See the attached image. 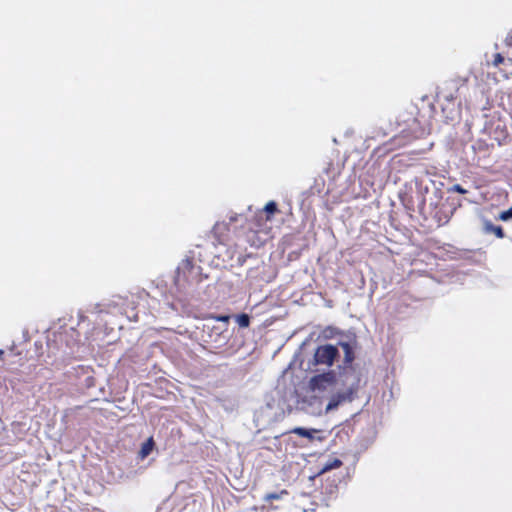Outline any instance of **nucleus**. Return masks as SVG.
Listing matches in <instances>:
<instances>
[{"label":"nucleus","instance_id":"f257e3e1","mask_svg":"<svg viewBox=\"0 0 512 512\" xmlns=\"http://www.w3.org/2000/svg\"><path fill=\"white\" fill-rule=\"evenodd\" d=\"M339 357L338 348L332 344L319 345L313 355L314 365L331 367Z\"/></svg>","mask_w":512,"mask_h":512},{"label":"nucleus","instance_id":"f03ea898","mask_svg":"<svg viewBox=\"0 0 512 512\" xmlns=\"http://www.w3.org/2000/svg\"><path fill=\"white\" fill-rule=\"evenodd\" d=\"M336 373L333 370L317 374L309 381L311 391H325L336 383Z\"/></svg>","mask_w":512,"mask_h":512},{"label":"nucleus","instance_id":"7ed1b4c3","mask_svg":"<svg viewBox=\"0 0 512 512\" xmlns=\"http://www.w3.org/2000/svg\"><path fill=\"white\" fill-rule=\"evenodd\" d=\"M205 327L210 331L208 334L210 340H208V342L214 344V348H220L227 343V327H220L217 325H213L211 327L209 325H205Z\"/></svg>","mask_w":512,"mask_h":512},{"label":"nucleus","instance_id":"20e7f679","mask_svg":"<svg viewBox=\"0 0 512 512\" xmlns=\"http://www.w3.org/2000/svg\"><path fill=\"white\" fill-rule=\"evenodd\" d=\"M352 395H353V391L352 389H349L348 391L344 392V393H337L335 395H333L327 406H326V411H332L334 409H336L342 402L346 401V400H352Z\"/></svg>","mask_w":512,"mask_h":512},{"label":"nucleus","instance_id":"39448f33","mask_svg":"<svg viewBox=\"0 0 512 512\" xmlns=\"http://www.w3.org/2000/svg\"><path fill=\"white\" fill-rule=\"evenodd\" d=\"M343 465L342 461L338 458L329 459L327 462L323 464L321 469L318 472V475L324 474L330 470L338 469Z\"/></svg>","mask_w":512,"mask_h":512},{"label":"nucleus","instance_id":"423d86ee","mask_svg":"<svg viewBox=\"0 0 512 512\" xmlns=\"http://www.w3.org/2000/svg\"><path fill=\"white\" fill-rule=\"evenodd\" d=\"M484 231L486 233H493L497 238H504L505 233L501 226L494 225L493 223L486 221L484 223Z\"/></svg>","mask_w":512,"mask_h":512},{"label":"nucleus","instance_id":"0eeeda50","mask_svg":"<svg viewBox=\"0 0 512 512\" xmlns=\"http://www.w3.org/2000/svg\"><path fill=\"white\" fill-rule=\"evenodd\" d=\"M247 241L250 243L251 246L253 247H262L266 240L261 238L258 233L254 230H250L248 233H247Z\"/></svg>","mask_w":512,"mask_h":512},{"label":"nucleus","instance_id":"6e6552de","mask_svg":"<svg viewBox=\"0 0 512 512\" xmlns=\"http://www.w3.org/2000/svg\"><path fill=\"white\" fill-rule=\"evenodd\" d=\"M317 432H319V431L316 429H306L303 427H296L290 431V433H294L298 436L308 438L310 441L314 440L313 434L317 433Z\"/></svg>","mask_w":512,"mask_h":512},{"label":"nucleus","instance_id":"1a4fd4ad","mask_svg":"<svg viewBox=\"0 0 512 512\" xmlns=\"http://www.w3.org/2000/svg\"><path fill=\"white\" fill-rule=\"evenodd\" d=\"M340 345L344 351V363L346 365L351 364L355 359L354 351L351 345L347 342H342Z\"/></svg>","mask_w":512,"mask_h":512},{"label":"nucleus","instance_id":"9d476101","mask_svg":"<svg viewBox=\"0 0 512 512\" xmlns=\"http://www.w3.org/2000/svg\"><path fill=\"white\" fill-rule=\"evenodd\" d=\"M289 495V491L287 489H282L279 492L268 493L264 496V501L267 503H271L273 500H280L285 496Z\"/></svg>","mask_w":512,"mask_h":512},{"label":"nucleus","instance_id":"9b49d317","mask_svg":"<svg viewBox=\"0 0 512 512\" xmlns=\"http://www.w3.org/2000/svg\"><path fill=\"white\" fill-rule=\"evenodd\" d=\"M154 440L152 437L148 438L141 446L140 456L141 458L147 457L153 450Z\"/></svg>","mask_w":512,"mask_h":512},{"label":"nucleus","instance_id":"f8f14e48","mask_svg":"<svg viewBox=\"0 0 512 512\" xmlns=\"http://www.w3.org/2000/svg\"><path fill=\"white\" fill-rule=\"evenodd\" d=\"M236 322L241 328H247L250 325V317L246 313H242L236 316Z\"/></svg>","mask_w":512,"mask_h":512},{"label":"nucleus","instance_id":"ddd939ff","mask_svg":"<svg viewBox=\"0 0 512 512\" xmlns=\"http://www.w3.org/2000/svg\"><path fill=\"white\" fill-rule=\"evenodd\" d=\"M265 212L268 214H273L278 211L277 204L274 201L268 202L264 207Z\"/></svg>","mask_w":512,"mask_h":512},{"label":"nucleus","instance_id":"4468645a","mask_svg":"<svg viewBox=\"0 0 512 512\" xmlns=\"http://www.w3.org/2000/svg\"><path fill=\"white\" fill-rule=\"evenodd\" d=\"M212 319H215L216 321H221L225 324V327H227L230 316L229 315H218V316H211Z\"/></svg>","mask_w":512,"mask_h":512},{"label":"nucleus","instance_id":"2eb2a0df","mask_svg":"<svg viewBox=\"0 0 512 512\" xmlns=\"http://www.w3.org/2000/svg\"><path fill=\"white\" fill-rule=\"evenodd\" d=\"M503 62H504V57L502 56V54L501 53H496L494 55V59H493V62H492L493 65L497 67V66H499Z\"/></svg>","mask_w":512,"mask_h":512},{"label":"nucleus","instance_id":"dca6fc26","mask_svg":"<svg viewBox=\"0 0 512 512\" xmlns=\"http://www.w3.org/2000/svg\"><path fill=\"white\" fill-rule=\"evenodd\" d=\"M194 267L193 260L190 258H187L183 260L182 262V268L187 270H192Z\"/></svg>","mask_w":512,"mask_h":512},{"label":"nucleus","instance_id":"f3484780","mask_svg":"<svg viewBox=\"0 0 512 512\" xmlns=\"http://www.w3.org/2000/svg\"><path fill=\"white\" fill-rule=\"evenodd\" d=\"M509 218H512V206L507 210L501 213L500 219L501 220H508Z\"/></svg>","mask_w":512,"mask_h":512},{"label":"nucleus","instance_id":"a211bd4d","mask_svg":"<svg viewBox=\"0 0 512 512\" xmlns=\"http://www.w3.org/2000/svg\"><path fill=\"white\" fill-rule=\"evenodd\" d=\"M452 191L457 192L459 194H466L467 193V190L464 189L460 184H455L452 187Z\"/></svg>","mask_w":512,"mask_h":512},{"label":"nucleus","instance_id":"6ab92c4d","mask_svg":"<svg viewBox=\"0 0 512 512\" xmlns=\"http://www.w3.org/2000/svg\"><path fill=\"white\" fill-rule=\"evenodd\" d=\"M400 139H401V137H400V136H396V137H394V139H393V140H394V141H399Z\"/></svg>","mask_w":512,"mask_h":512},{"label":"nucleus","instance_id":"aec40b11","mask_svg":"<svg viewBox=\"0 0 512 512\" xmlns=\"http://www.w3.org/2000/svg\"><path fill=\"white\" fill-rule=\"evenodd\" d=\"M3 354H4V351L0 350V359H2Z\"/></svg>","mask_w":512,"mask_h":512}]
</instances>
